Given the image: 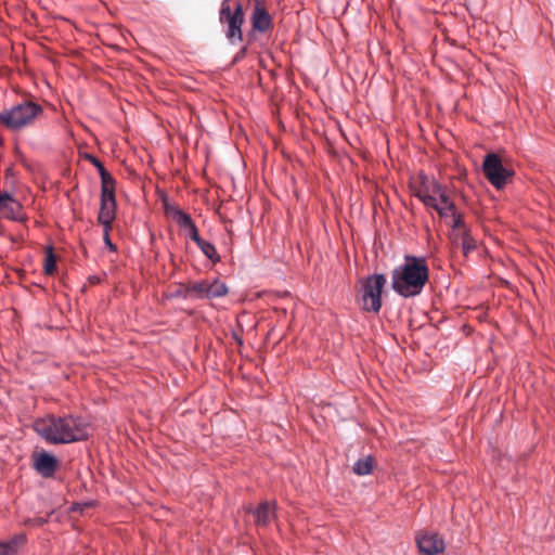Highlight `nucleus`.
<instances>
[{"label": "nucleus", "mask_w": 555, "mask_h": 555, "mask_svg": "<svg viewBox=\"0 0 555 555\" xmlns=\"http://www.w3.org/2000/svg\"><path fill=\"white\" fill-rule=\"evenodd\" d=\"M103 230H104L103 238H104L105 245L108 246V248L111 250H116V246L112 243V241L109 238V231L112 230V227L103 228Z\"/></svg>", "instance_id": "b1692460"}, {"label": "nucleus", "mask_w": 555, "mask_h": 555, "mask_svg": "<svg viewBox=\"0 0 555 555\" xmlns=\"http://www.w3.org/2000/svg\"><path fill=\"white\" fill-rule=\"evenodd\" d=\"M0 555H16L15 541L0 542Z\"/></svg>", "instance_id": "4be33fe9"}, {"label": "nucleus", "mask_w": 555, "mask_h": 555, "mask_svg": "<svg viewBox=\"0 0 555 555\" xmlns=\"http://www.w3.org/2000/svg\"><path fill=\"white\" fill-rule=\"evenodd\" d=\"M35 431L46 441L54 444L70 443L87 437L80 418L73 415H48L34 423Z\"/></svg>", "instance_id": "f03ea898"}, {"label": "nucleus", "mask_w": 555, "mask_h": 555, "mask_svg": "<svg viewBox=\"0 0 555 555\" xmlns=\"http://www.w3.org/2000/svg\"><path fill=\"white\" fill-rule=\"evenodd\" d=\"M415 541L422 555H438L446 550L444 540L436 532H418Z\"/></svg>", "instance_id": "9d476101"}, {"label": "nucleus", "mask_w": 555, "mask_h": 555, "mask_svg": "<svg viewBox=\"0 0 555 555\" xmlns=\"http://www.w3.org/2000/svg\"><path fill=\"white\" fill-rule=\"evenodd\" d=\"M375 464V460L373 456L369 455L364 459H359L352 467V470L358 476H364L372 473Z\"/></svg>", "instance_id": "6ab92c4d"}, {"label": "nucleus", "mask_w": 555, "mask_h": 555, "mask_svg": "<svg viewBox=\"0 0 555 555\" xmlns=\"http://www.w3.org/2000/svg\"><path fill=\"white\" fill-rule=\"evenodd\" d=\"M25 222L27 217L23 212L22 204L8 192H0V219Z\"/></svg>", "instance_id": "9b49d317"}, {"label": "nucleus", "mask_w": 555, "mask_h": 555, "mask_svg": "<svg viewBox=\"0 0 555 555\" xmlns=\"http://www.w3.org/2000/svg\"><path fill=\"white\" fill-rule=\"evenodd\" d=\"M33 460V466L40 476L43 478H52L54 476L59 467V461L54 455L42 451L35 453Z\"/></svg>", "instance_id": "ddd939ff"}, {"label": "nucleus", "mask_w": 555, "mask_h": 555, "mask_svg": "<svg viewBox=\"0 0 555 555\" xmlns=\"http://www.w3.org/2000/svg\"><path fill=\"white\" fill-rule=\"evenodd\" d=\"M482 172L489 183L496 190H502L515 175L512 168L503 165L501 157L495 153H489L485 156Z\"/></svg>", "instance_id": "6e6552de"}, {"label": "nucleus", "mask_w": 555, "mask_h": 555, "mask_svg": "<svg viewBox=\"0 0 555 555\" xmlns=\"http://www.w3.org/2000/svg\"><path fill=\"white\" fill-rule=\"evenodd\" d=\"M185 286H186V284L182 285V286H181V288L177 292V294H178L179 296L184 297V287H185Z\"/></svg>", "instance_id": "393cba45"}, {"label": "nucleus", "mask_w": 555, "mask_h": 555, "mask_svg": "<svg viewBox=\"0 0 555 555\" xmlns=\"http://www.w3.org/2000/svg\"><path fill=\"white\" fill-rule=\"evenodd\" d=\"M163 207L166 217L171 218L184 231L185 236L193 242L198 240V229L188 212L171 204L167 198L163 199Z\"/></svg>", "instance_id": "1a4fd4ad"}, {"label": "nucleus", "mask_w": 555, "mask_h": 555, "mask_svg": "<svg viewBox=\"0 0 555 555\" xmlns=\"http://www.w3.org/2000/svg\"><path fill=\"white\" fill-rule=\"evenodd\" d=\"M449 216L452 217V224H451V227H452L453 230H459L462 233V232H464V229H467L466 224L464 222L463 215L459 214L456 211V208H455L454 204H453V209L448 210V216L447 217H449Z\"/></svg>", "instance_id": "412c9836"}, {"label": "nucleus", "mask_w": 555, "mask_h": 555, "mask_svg": "<svg viewBox=\"0 0 555 555\" xmlns=\"http://www.w3.org/2000/svg\"><path fill=\"white\" fill-rule=\"evenodd\" d=\"M42 115L43 107L40 104L24 100L1 112L0 124L11 131H20L34 126Z\"/></svg>", "instance_id": "20e7f679"}, {"label": "nucleus", "mask_w": 555, "mask_h": 555, "mask_svg": "<svg viewBox=\"0 0 555 555\" xmlns=\"http://www.w3.org/2000/svg\"><path fill=\"white\" fill-rule=\"evenodd\" d=\"M461 244L464 256L476 249V240L472 236L468 229H464V232L461 233Z\"/></svg>", "instance_id": "aec40b11"}, {"label": "nucleus", "mask_w": 555, "mask_h": 555, "mask_svg": "<svg viewBox=\"0 0 555 555\" xmlns=\"http://www.w3.org/2000/svg\"><path fill=\"white\" fill-rule=\"evenodd\" d=\"M429 280V268L424 257L405 256L404 263L391 271V287L404 298L420 295Z\"/></svg>", "instance_id": "f257e3e1"}, {"label": "nucleus", "mask_w": 555, "mask_h": 555, "mask_svg": "<svg viewBox=\"0 0 555 555\" xmlns=\"http://www.w3.org/2000/svg\"><path fill=\"white\" fill-rule=\"evenodd\" d=\"M219 22L225 27L224 34L230 43L235 44L243 40L242 26L245 22V13L240 0L221 2Z\"/></svg>", "instance_id": "39448f33"}, {"label": "nucleus", "mask_w": 555, "mask_h": 555, "mask_svg": "<svg viewBox=\"0 0 555 555\" xmlns=\"http://www.w3.org/2000/svg\"><path fill=\"white\" fill-rule=\"evenodd\" d=\"M44 263H43V272L46 275H54L57 271L56 267V256L54 254L53 246L49 245L44 248Z\"/></svg>", "instance_id": "a211bd4d"}, {"label": "nucleus", "mask_w": 555, "mask_h": 555, "mask_svg": "<svg viewBox=\"0 0 555 555\" xmlns=\"http://www.w3.org/2000/svg\"><path fill=\"white\" fill-rule=\"evenodd\" d=\"M229 288L227 284L219 279L214 280H201L190 282L184 287V298L193 299H216L227 296Z\"/></svg>", "instance_id": "0eeeda50"}, {"label": "nucleus", "mask_w": 555, "mask_h": 555, "mask_svg": "<svg viewBox=\"0 0 555 555\" xmlns=\"http://www.w3.org/2000/svg\"><path fill=\"white\" fill-rule=\"evenodd\" d=\"M262 2L263 0H255L254 10L250 17L253 31L260 34H264L273 27L272 17Z\"/></svg>", "instance_id": "f8f14e48"}, {"label": "nucleus", "mask_w": 555, "mask_h": 555, "mask_svg": "<svg viewBox=\"0 0 555 555\" xmlns=\"http://www.w3.org/2000/svg\"><path fill=\"white\" fill-rule=\"evenodd\" d=\"M245 52H246V47H244V48L242 49L241 54H242V55H244V54H245Z\"/></svg>", "instance_id": "a878e982"}, {"label": "nucleus", "mask_w": 555, "mask_h": 555, "mask_svg": "<svg viewBox=\"0 0 555 555\" xmlns=\"http://www.w3.org/2000/svg\"><path fill=\"white\" fill-rule=\"evenodd\" d=\"M254 515V521L257 527L266 528L273 519H275L276 503L275 501L261 502L255 509H247Z\"/></svg>", "instance_id": "4468645a"}, {"label": "nucleus", "mask_w": 555, "mask_h": 555, "mask_svg": "<svg viewBox=\"0 0 555 555\" xmlns=\"http://www.w3.org/2000/svg\"><path fill=\"white\" fill-rule=\"evenodd\" d=\"M116 197L115 195H101L100 210L98 214V222L103 227H112L116 218Z\"/></svg>", "instance_id": "2eb2a0df"}, {"label": "nucleus", "mask_w": 555, "mask_h": 555, "mask_svg": "<svg viewBox=\"0 0 555 555\" xmlns=\"http://www.w3.org/2000/svg\"><path fill=\"white\" fill-rule=\"evenodd\" d=\"M85 158L98 169L99 173L101 172V170L105 169L103 163L96 156L92 154H86Z\"/></svg>", "instance_id": "5701e85b"}, {"label": "nucleus", "mask_w": 555, "mask_h": 555, "mask_svg": "<svg viewBox=\"0 0 555 555\" xmlns=\"http://www.w3.org/2000/svg\"><path fill=\"white\" fill-rule=\"evenodd\" d=\"M194 243L198 246V248L201 249V251H202V253H203V254H204V255H205V256H206V257H207V258H208V259H209L214 264H216V263L220 262V260H221V259H220V256H219V254H218V251H217L216 247H215L211 243H209V242H207V241L203 240L201 236L198 237V240L196 238V240L194 241Z\"/></svg>", "instance_id": "dca6fc26"}, {"label": "nucleus", "mask_w": 555, "mask_h": 555, "mask_svg": "<svg viewBox=\"0 0 555 555\" xmlns=\"http://www.w3.org/2000/svg\"><path fill=\"white\" fill-rule=\"evenodd\" d=\"M414 195L426 206L435 209L441 218L453 209V202L447 193V188L435 179L420 173V183L414 188Z\"/></svg>", "instance_id": "7ed1b4c3"}, {"label": "nucleus", "mask_w": 555, "mask_h": 555, "mask_svg": "<svg viewBox=\"0 0 555 555\" xmlns=\"http://www.w3.org/2000/svg\"><path fill=\"white\" fill-rule=\"evenodd\" d=\"M101 178V195H115L116 181L113 176L106 170H101L99 173Z\"/></svg>", "instance_id": "f3484780"}, {"label": "nucleus", "mask_w": 555, "mask_h": 555, "mask_svg": "<svg viewBox=\"0 0 555 555\" xmlns=\"http://www.w3.org/2000/svg\"><path fill=\"white\" fill-rule=\"evenodd\" d=\"M386 285V276L382 273L369 275L362 281L359 305L365 312L378 313L382 309V293Z\"/></svg>", "instance_id": "423d86ee"}]
</instances>
